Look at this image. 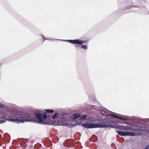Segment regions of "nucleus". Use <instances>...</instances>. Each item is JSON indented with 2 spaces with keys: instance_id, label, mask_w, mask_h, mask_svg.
<instances>
[{
  "instance_id": "13",
  "label": "nucleus",
  "mask_w": 149,
  "mask_h": 149,
  "mask_svg": "<svg viewBox=\"0 0 149 149\" xmlns=\"http://www.w3.org/2000/svg\"><path fill=\"white\" fill-rule=\"evenodd\" d=\"M111 115L113 117V118H118V116H116V115H114V114H112Z\"/></svg>"
},
{
  "instance_id": "2",
  "label": "nucleus",
  "mask_w": 149,
  "mask_h": 149,
  "mask_svg": "<svg viewBox=\"0 0 149 149\" xmlns=\"http://www.w3.org/2000/svg\"><path fill=\"white\" fill-rule=\"evenodd\" d=\"M98 122L99 124H84L82 125L84 127L87 128H95L109 127L114 128L115 127L112 124L113 122L106 119H99Z\"/></svg>"
},
{
  "instance_id": "12",
  "label": "nucleus",
  "mask_w": 149,
  "mask_h": 149,
  "mask_svg": "<svg viewBox=\"0 0 149 149\" xmlns=\"http://www.w3.org/2000/svg\"><path fill=\"white\" fill-rule=\"evenodd\" d=\"M117 118L120 119H121V120H127V119L126 118H123V117H120V116H118Z\"/></svg>"
},
{
  "instance_id": "8",
  "label": "nucleus",
  "mask_w": 149,
  "mask_h": 149,
  "mask_svg": "<svg viewBox=\"0 0 149 149\" xmlns=\"http://www.w3.org/2000/svg\"><path fill=\"white\" fill-rule=\"evenodd\" d=\"M45 110L47 113H50L51 114H52V113L54 111L53 109H45Z\"/></svg>"
},
{
  "instance_id": "15",
  "label": "nucleus",
  "mask_w": 149,
  "mask_h": 149,
  "mask_svg": "<svg viewBox=\"0 0 149 149\" xmlns=\"http://www.w3.org/2000/svg\"><path fill=\"white\" fill-rule=\"evenodd\" d=\"M4 121L3 120H0V124L4 123Z\"/></svg>"
},
{
  "instance_id": "14",
  "label": "nucleus",
  "mask_w": 149,
  "mask_h": 149,
  "mask_svg": "<svg viewBox=\"0 0 149 149\" xmlns=\"http://www.w3.org/2000/svg\"><path fill=\"white\" fill-rule=\"evenodd\" d=\"M145 149H149V144L146 146Z\"/></svg>"
},
{
  "instance_id": "4",
  "label": "nucleus",
  "mask_w": 149,
  "mask_h": 149,
  "mask_svg": "<svg viewBox=\"0 0 149 149\" xmlns=\"http://www.w3.org/2000/svg\"><path fill=\"white\" fill-rule=\"evenodd\" d=\"M113 122V123H112V124L115 126V127L113 128H117V129H119L120 130H132V129L131 128V127L130 126H123V125L122 126H119V127H117V126L114 125V124L115 122L114 121H112Z\"/></svg>"
},
{
  "instance_id": "16",
  "label": "nucleus",
  "mask_w": 149,
  "mask_h": 149,
  "mask_svg": "<svg viewBox=\"0 0 149 149\" xmlns=\"http://www.w3.org/2000/svg\"><path fill=\"white\" fill-rule=\"evenodd\" d=\"M4 106L3 104H1L0 105V107L1 108H3Z\"/></svg>"
},
{
  "instance_id": "10",
  "label": "nucleus",
  "mask_w": 149,
  "mask_h": 149,
  "mask_svg": "<svg viewBox=\"0 0 149 149\" xmlns=\"http://www.w3.org/2000/svg\"><path fill=\"white\" fill-rule=\"evenodd\" d=\"M47 115L46 113H44L42 114V117L43 119H44V120L46 119L47 118Z\"/></svg>"
},
{
  "instance_id": "1",
  "label": "nucleus",
  "mask_w": 149,
  "mask_h": 149,
  "mask_svg": "<svg viewBox=\"0 0 149 149\" xmlns=\"http://www.w3.org/2000/svg\"><path fill=\"white\" fill-rule=\"evenodd\" d=\"M5 117L6 119L17 123H21L24 121H30L42 123L43 120L42 118L41 114L39 113L25 114L24 112L17 110L8 111Z\"/></svg>"
},
{
  "instance_id": "9",
  "label": "nucleus",
  "mask_w": 149,
  "mask_h": 149,
  "mask_svg": "<svg viewBox=\"0 0 149 149\" xmlns=\"http://www.w3.org/2000/svg\"><path fill=\"white\" fill-rule=\"evenodd\" d=\"M80 48H82L87 49V46L86 45H80L79 46Z\"/></svg>"
},
{
  "instance_id": "7",
  "label": "nucleus",
  "mask_w": 149,
  "mask_h": 149,
  "mask_svg": "<svg viewBox=\"0 0 149 149\" xmlns=\"http://www.w3.org/2000/svg\"><path fill=\"white\" fill-rule=\"evenodd\" d=\"M61 119L64 122H67L69 121V119L68 118V116L66 115L63 116Z\"/></svg>"
},
{
  "instance_id": "17",
  "label": "nucleus",
  "mask_w": 149,
  "mask_h": 149,
  "mask_svg": "<svg viewBox=\"0 0 149 149\" xmlns=\"http://www.w3.org/2000/svg\"><path fill=\"white\" fill-rule=\"evenodd\" d=\"M125 123L126 124L128 125V124H129V122H127Z\"/></svg>"
},
{
  "instance_id": "5",
  "label": "nucleus",
  "mask_w": 149,
  "mask_h": 149,
  "mask_svg": "<svg viewBox=\"0 0 149 149\" xmlns=\"http://www.w3.org/2000/svg\"><path fill=\"white\" fill-rule=\"evenodd\" d=\"M68 42L73 43L74 44H77L79 45H81L84 43L86 42V41L82 40H68Z\"/></svg>"
},
{
  "instance_id": "3",
  "label": "nucleus",
  "mask_w": 149,
  "mask_h": 149,
  "mask_svg": "<svg viewBox=\"0 0 149 149\" xmlns=\"http://www.w3.org/2000/svg\"><path fill=\"white\" fill-rule=\"evenodd\" d=\"M116 132L119 135L122 136H135L136 135L135 133L130 132H123L121 131H117Z\"/></svg>"
},
{
  "instance_id": "6",
  "label": "nucleus",
  "mask_w": 149,
  "mask_h": 149,
  "mask_svg": "<svg viewBox=\"0 0 149 149\" xmlns=\"http://www.w3.org/2000/svg\"><path fill=\"white\" fill-rule=\"evenodd\" d=\"M82 116L83 115L81 116L80 114L75 113L74 114L73 118L74 120H76L78 118L80 117V119L81 120H85L86 117H87V115H84L83 116Z\"/></svg>"
},
{
  "instance_id": "11",
  "label": "nucleus",
  "mask_w": 149,
  "mask_h": 149,
  "mask_svg": "<svg viewBox=\"0 0 149 149\" xmlns=\"http://www.w3.org/2000/svg\"><path fill=\"white\" fill-rule=\"evenodd\" d=\"M58 113H56L54 115L52 116V118H54L58 116Z\"/></svg>"
}]
</instances>
